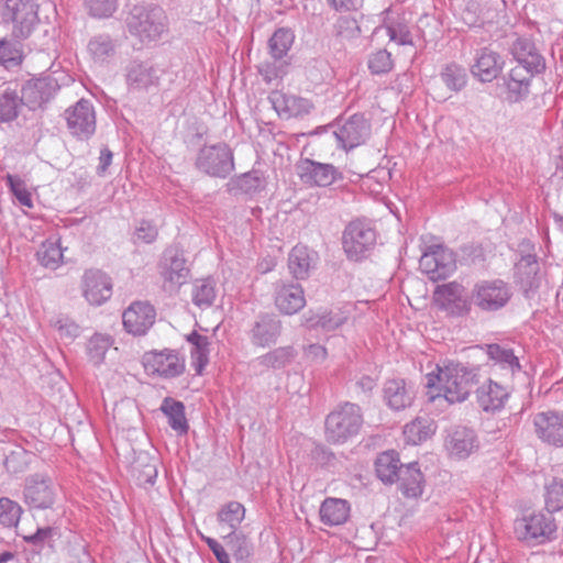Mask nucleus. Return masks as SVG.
<instances>
[{"mask_svg":"<svg viewBox=\"0 0 563 563\" xmlns=\"http://www.w3.org/2000/svg\"><path fill=\"white\" fill-rule=\"evenodd\" d=\"M476 384V369L454 362L437 364L426 375L428 400L440 407L463 402Z\"/></svg>","mask_w":563,"mask_h":563,"instance_id":"1","label":"nucleus"},{"mask_svg":"<svg viewBox=\"0 0 563 563\" xmlns=\"http://www.w3.org/2000/svg\"><path fill=\"white\" fill-rule=\"evenodd\" d=\"M125 24L132 36L148 44L161 40L167 31V16L157 5L135 4L130 10Z\"/></svg>","mask_w":563,"mask_h":563,"instance_id":"2","label":"nucleus"},{"mask_svg":"<svg viewBox=\"0 0 563 563\" xmlns=\"http://www.w3.org/2000/svg\"><path fill=\"white\" fill-rule=\"evenodd\" d=\"M362 424L360 406L351 402L339 405L325 418V439L333 444L344 443L358 433Z\"/></svg>","mask_w":563,"mask_h":563,"instance_id":"3","label":"nucleus"},{"mask_svg":"<svg viewBox=\"0 0 563 563\" xmlns=\"http://www.w3.org/2000/svg\"><path fill=\"white\" fill-rule=\"evenodd\" d=\"M556 523L551 514L534 512L515 520L514 532L517 539L542 544L550 541L556 532Z\"/></svg>","mask_w":563,"mask_h":563,"instance_id":"4","label":"nucleus"},{"mask_svg":"<svg viewBox=\"0 0 563 563\" xmlns=\"http://www.w3.org/2000/svg\"><path fill=\"white\" fill-rule=\"evenodd\" d=\"M196 167L211 177L227 178L234 169V156L227 143L201 147L197 154Z\"/></svg>","mask_w":563,"mask_h":563,"instance_id":"5","label":"nucleus"},{"mask_svg":"<svg viewBox=\"0 0 563 563\" xmlns=\"http://www.w3.org/2000/svg\"><path fill=\"white\" fill-rule=\"evenodd\" d=\"M511 297V287L503 279L482 280L473 288L474 303L487 312L503 309Z\"/></svg>","mask_w":563,"mask_h":563,"instance_id":"6","label":"nucleus"},{"mask_svg":"<svg viewBox=\"0 0 563 563\" xmlns=\"http://www.w3.org/2000/svg\"><path fill=\"white\" fill-rule=\"evenodd\" d=\"M69 133L79 141L89 140L96 132L97 118L93 104L87 99L78 100L65 110Z\"/></svg>","mask_w":563,"mask_h":563,"instance_id":"7","label":"nucleus"},{"mask_svg":"<svg viewBox=\"0 0 563 563\" xmlns=\"http://www.w3.org/2000/svg\"><path fill=\"white\" fill-rule=\"evenodd\" d=\"M158 271L164 289L175 291L187 282L190 275V264L184 256L183 250L169 249L164 253L158 264Z\"/></svg>","mask_w":563,"mask_h":563,"instance_id":"8","label":"nucleus"},{"mask_svg":"<svg viewBox=\"0 0 563 563\" xmlns=\"http://www.w3.org/2000/svg\"><path fill=\"white\" fill-rule=\"evenodd\" d=\"M4 16L13 24V35L26 38L38 22L37 4L33 0H7Z\"/></svg>","mask_w":563,"mask_h":563,"instance_id":"9","label":"nucleus"},{"mask_svg":"<svg viewBox=\"0 0 563 563\" xmlns=\"http://www.w3.org/2000/svg\"><path fill=\"white\" fill-rule=\"evenodd\" d=\"M333 126L338 146L345 151L364 144L371 134V124L363 114H353L345 120L338 121Z\"/></svg>","mask_w":563,"mask_h":563,"instance_id":"10","label":"nucleus"},{"mask_svg":"<svg viewBox=\"0 0 563 563\" xmlns=\"http://www.w3.org/2000/svg\"><path fill=\"white\" fill-rule=\"evenodd\" d=\"M142 364L148 375H157L164 378L179 376L185 371V361L176 351L163 350L146 352L142 357Z\"/></svg>","mask_w":563,"mask_h":563,"instance_id":"11","label":"nucleus"},{"mask_svg":"<svg viewBox=\"0 0 563 563\" xmlns=\"http://www.w3.org/2000/svg\"><path fill=\"white\" fill-rule=\"evenodd\" d=\"M419 267L430 279H445L456 268L452 249H427L419 258Z\"/></svg>","mask_w":563,"mask_h":563,"instance_id":"12","label":"nucleus"},{"mask_svg":"<svg viewBox=\"0 0 563 563\" xmlns=\"http://www.w3.org/2000/svg\"><path fill=\"white\" fill-rule=\"evenodd\" d=\"M24 500L35 509H47L55 504L56 488L51 477L34 474L25 479Z\"/></svg>","mask_w":563,"mask_h":563,"instance_id":"13","label":"nucleus"},{"mask_svg":"<svg viewBox=\"0 0 563 563\" xmlns=\"http://www.w3.org/2000/svg\"><path fill=\"white\" fill-rule=\"evenodd\" d=\"M112 279L100 269H87L81 278V291L86 301L91 306H101L112 296Z\"/></svg>","mask_w":563,"mask_h":563,"instance_id":"14","label":"nucleus"},{"mask_svg":"<svg viewBox=\"0 0 563 563\" xmlns=\"http://www.w3.org/2000/svg\"><path fill=\"white\" fill-rule=\"evenodd\" d=\"M433 298L439 309L450 316L460 317L470 311L471 306L465 289L456 282L438 286Z\"/></svg>","mask_w":563,"mask_h":563,"instance_id":"15","label":"nucleus"},{"mask_svg":"<svg viewBox=\"0 0 563 563\" xmlns=\"http://www.w3.org/2000/svg\"><path fill=\"white\" fill-rule=\"evenodd\" d=\"M297 174L303 184L318 187L330 186L342 178V174L332 164L319 163L309 158L298 163Z\"/></svg>","mask_w":563,"mask_h":563,"instance_id":"16","label":"nucleus"},{"mask_svg":"<svg viewBox=\"0 0 563 563\" xmlns=\"http://www.w3.org/2000/svg\"><path fill=\"white\" fill-rule=\"evenodd\" d=\"M537 437L544 443L563 448V412L548 410L533 416Z\"/></svg>","mask_w":563,"mask_h":563,"instance_id":"17","label":"nucleus"},{"mask_svg":"<svg viewBox=\"0 0 563 563\" xmlns=\"http://www.w3.org/2000/svg\"><path fill=\"white\" fill-rule=\"evenodd\" d=\"M155 308L147 301L132 302L122 314L126 332L133 335H144L154 324Z\"/></svg>","mask_w":563,"mask_h":563,"instance_id":"18","label":"nucleus"},{"mask_svg":"<svg viewBox=\"0 0 563 563\" xmlns=\"http://www.w3.org/2000/svg\"><path fill=\"white\" fill-rule=\"evenodd\" d=\"M444 446L452 459L465 460L478 450L479 441L473 429L457 426L448 432Z\"/></svg>","mask_w":563,"mask_h":563,"instance_id":"19","label":"nucleus"},{"mask_svg":"<svg viewBox=\"0 0 563 563\" xmlns=\"http://www.w3.org/2000/svg\"><path fill=\"white\" fill-rule=\"evenodd\" d=\"M161 70L148 62L131 60L125 67V82L130 91H147L157 87Z\"/></svg>","mask_w":563,"mask_h":563,"instance_id":"20","label":"nucleus"},{"mask_svg":"<svg viewBox=\"0 0 563 563\" xmlns=\"http://www.w3.org/2000/svg\"><path fill=\"white\" fill-rule=\"evenodd\" d=\"M282 330V321L276 316L264 313L257 317L249 335L253 345L267 347L277 342Z\"/></svg>","mask_w":563,"mask_h":563,"instance_id":"21","label":"nucleus"},{"mask_svg":"<svg viewBox=\"0 0 563 563\" xmlns=\"http://www.w3.org/2000/svg\"><path fill=\"white\" fill-rule=\"evenodd\" d=\"M505 65L503 56L488 48L479 49L471 66L472 75L482 82H490L498 77Z\"/></svg>","mask_w":563,"mask_h":563,"instance_id":"22","label":"nucleus"},{"mask_svg":"<svg viewBox=\"0 0 563 563\" xmlns=\"http://www.w3.org/2000/svg\"><path fill=\"white\" fill-rule=\"evenodd\" d=\"M268 99L282 119L303 117L313 108L310 100L282 91H272Z\"/></svg>","mask_w":563,"mask_h":563,"instance_id":"23","label":"nucleus"},{"mask_svg":"<svg viewBox=\"0 0 563 563\" xmlns=\"http://www.w3.org/2000/svg\"><path fill=\"white\" fill-rule=\"evenodd\" d=\"M275 306L283 314L292 316L306 306L303 288L295 283H277Z\"/></svg>","mask_w":563,"mask_h":563,"instance_id":"24","label":"nucleus"},{"mask_svg":"<svg viewBox=\"0 0 563 563\" xmlns=\"http://www.w3.org/2000/svg\"><path fill=\"white\" fill-rule=\"evenodd\" d=\"M57 88V81L51 77L31 79L23 86L21 97L30 108L34 109L53 98Z\"/></svg>","mask_w":563,"mask_h":563,"instance_id":"25","label":"nucleus"},{"mask_svg":"<svg viewBox=\"0 0 563 563\" xmlns=\"http://www.w3.org/2000/svg\"><path fill=\"white\" fill-rule=\"evenodd\" d=\"M245 507L235 500L222 505L217 512V522L222 531H227L224 539L232 541L240 539L236 534L242 521L245 518Z\"/></svg>","mask_w":563,"mask_h":563,"instance_id":"26","label":"nucleus"},{"mask_svg":"<svg viewBox=\"0 0 563 563\" xmlns=\"http://www.w3.org/2000/svg\"><path fill=\"white\" fill-rule=\"evenodd\" d=\"M376 242V230L367 219H355L344 229L343 246H372Z\"/></svg>","mask_w":563,"mask_h":563,"instance_id":"27","label":"nucleus"},{"mask_svg":"<svg viewBox=\"0 0 563 563\" xmlns=\"http://www.w3.org/2000/svg\"><path fill=\"white\" fill-rule=\"evenodd\" d=\"M508 397V390L490 379L481 385L476 390L478 406L487 412L503 409Z\"/></svg>","mask_w":563,"mask_h":563,"instance_id":"28","label":"nucleus"},{"mask_svg":"<svg viewBox=\"0 0 563 563\" xmlns=\"http://www.w3.org/2000/svg\"><path fill=\"white\" fill-rule=\"evenodd\" d=\"M516 278L527 297L539 287V263L536 255L527 254L519 260L516 264Z\"/></svg>","mask_w":563,"mask_h":563,"instance_id":"29","label":"nucleus"},{"mask_svg":"<svg viewBox=\"0 0 563 563\" xmlns=\"http://www.w3.org/2000/svg\"><path fill=\"white\" fill-rule=\"evenodd\" d=\"M350 511L351 507L347 500L328 497L320 506V520L330 527L341 526L347 521Z\"/></svg>","mask_w":563,"mask_h":563,"instance_id":"30","label":"nucleus"},{"mask_svg":"<svg viewBox=\"0 0 563 563\" xmlns=\"http://www.w3.org/2000/svg\"><path fill=\"white\" fill-rule=\"evenodd\" d=\"M384 399L394 410H402L411 405L413 393L401 378L389 379L384 386Z\"/></svg>","mask_w":563,"mask_h":563,"instance_id":"31","label":"nucleus"},{"mask_svg":"<svg viewBox=\"0 0 563 563\" xmlns=\"http://www.w3.org/2000/svg\"><path fill=\"white\" fill-rule=\"evenodd\" d=\"M318 255L311 249H291L288 255L290 274L296 279H306L316 267Z\"/></svg>","mask_w":563,"mask_h":563,"instance_id":"32","label":"nucleus"},{"mask_svg":"<svg viewBox=\"0 0 563 563\" xmlns=\"http://www.w3.org/2000/svg\"><path fill=\"white\" fill-rule=\"evenodd\" d=\"M531 78L525 68H511L506 80L507 100L516 103L526 99L530 92Z\"/></svg>","mask_w":563,"mask_h":563,"instance_id":"33","label":"nucleus"},{"mask_svg":"<svg viewBox=\"0 0 563 563\" xmlns=\"http://www.w3.org/2000/svg\"><path fill=\"white\" fill-rule=\"evenodd\" d=\"M87 53L96 64L109 63L117 53V44L111 35L99 33L91 36L87 43Z\"/></svg>","mask_w":563,"mask_h":563,"instance_id":"34","label":"nucleus"},{"mask_svg":"<svg viewBox=\"0 0 563 563\" xmlns=\"http://www.w3.org/2000/svg\"><path fill=\"white\" fill-rule=\"evenodd\" d=\"M399 481V490L407 498H418L423 493V475L418 467V463L412 462L400 471L397 478Z\"/></svg>","mask_w":563,"mask_h":563,"instance_id":"35","label":"nucleus"},{"mask_svg":"<svg viewBox=\"0 0 563 563\" xmlns=\"http://www.w3.org/2000/svg\"><path fill=\"white\" fill-rule=\"evenodd\" d=\"M187 342L191 345L190 358L191 366L198 375H201L209 363L210 341L209 338L192 331L186 336Z\"/></svg>","mask_w":563,"mask_h":563,"instance_id":"36","label":"nucleus"},{"mask_svg":"<svg viewBox=\"0 0 563 563\" xmlns=\"http://www.w3.org/2000/svg\"><path fill=\"white\" fill-rule=\"evenodd\" d=\"M404 468L398 453L393 450L380 453L375 462L377 477L386 484H393Z\"/></svg>","mask_w":563,"mask_h":563,"instance_id":"37","label":"nucleus"},{"mask_svg":"<svg viewBox=\"0 0 563 563\" xmlns=\"http://www.w3.org/2000/svg\"><path fill=\"white\" fill-rule=\"evenodd\" d=\"M162 412L167 417L169 427L178 434H186L189 424L185 413V406L181 401L172 397L163 399L161 405Z\"/></svg>","mask_w":563,"mask_h":563,"instance_id":"38","label":"nucleus"},{"mask_svg":"<svg viewBox=\"0 0 563 563\" xmlns=\"http://www.w3.org/2000/svg\"><path fill=\"white\" fill-rule=\"evenodd\" d=\"M437 430V426L428 417H419L407 423L404 428V437L407 443L417 445L430 439Z\"/></svg>","mask_w":563,"mask_h":563,"instance_id":"39","label":"nucleus"},{"mask_svg":"<svg viewBox=\"0 0 563 563\" xmlns=\"http://www.w3.org/2000/svg\"><path fill=\"white\" fill-rule=\"evenodd\" d=\"M295 356L294 347L280 346L258 356L254 363L265 368L279 369L290 364Z\"/></svg>","mask_w":563,"mask_h":563,"instance_id":"40","label":"nucleus"},{"mask_svg":"<svg viewBox=\"0 0 563 563\" xmlns=\"http://www.w3.org/2000/svg\"><path fill=\"white\" fill-rule=\"evenodd\" d=\"M113 344L111 335L106 333H95L86 343V353L88 360L95 366L104 362L106 354Z\"/></svg>","mask_w":563,"mask_h":563,"instance_id":"41","label":"nucleus"},{"mask_svg":"<svg viewBox=\"0 0 563 563\" xmlns=\"http://www.w3.org/2000/svg\"><path fill=\"white\" fill-rule=\"evenodd\" d=\"M216 296V282L212 278H202L194 283L191 298L194 305L198 308H209L213 303Z\"/></svg>","mask_w":563,"mask_h":563,"instance_id":"42","label":"nucleus"},{"mask_svg":"<svg viewBox=\"0 0 563 563\" xmlns=\"http://www.w3.org/2000/svg\"><path fill=\"white\" fill-rule=\"evenodd\" d=\"M24 58L22 44L15 40L0 41V65L7 69L18 67Z\"/></svg>","mask_w":563,"mask_h":563,"instance_id":"43","label":"nucleus"},{"mask_svg":"<svg viewBox=\"0 0 563 563\" xmlns=\"http://www.w3.org/2000/svg\"><path fill=\"white\" fill-rule=\"evenodd\" d=\"M295 40L289 29L280 27L274 32L268 41L269 54L274 59H282L287 55Z\"/></svg>","mask_w":563,"mask_h":563,"instance_id":"44","label":"nucleus"},{"mask_svg":"<svg viewBox=\"0 0 563 563\" xmlns=\"http://www.w3.org/2000/svg\"><path fill=\"white\" fill-rule=\"evenodd\" d=\"M440 77L448 89L455 92L462 90L467 82L466 69L456 63L446 64L442 68Z\"/></svg>","mask_w":563,"mask_h":563,"instance_id":"45","label":"nucleus"},{"mask_svg":"<svg viewBox=\"0 0 563 563\" xmlns=\"http://www.w3.org/2000/svg\"><path fill=\"white\" fill-rule=\"evenodd\" d=\"M51 325L57 332L58 338L65 343L74 342L81 333V327L65 314L54 317L51 320Z\"/></svg>","mask_w":563,"mask_h":563,"instance_id":"46","label":"nucleus"},{"mask_svg":"<svg viewBox=\"0 0 563 563\" xmlns=\"http://www.w3.org/2000/svg\"><path fill=\"white\" fill-rule=\"evenodd\" d=\"M487 355L501 368L509 369L511 373L520 369L519 360L515 356L512 350L505 349L499 344H489L486 347Z\"/></svg>","mask_w":563,"mask_h":563,"instance_id":"47","label":"nucleus"},{"mask_svg":"<svg viewBox=\"0 0 563 563\" xmlns=\"http://www.w3.org/2000/svg\"><path fill=\"white\" fill-rule=\"evenodd\" d=\"M23 100L13 90H4L0 96V122H10L19 115Z\"/></svg>","mask_w":563,"mask_h":563,"instance_id":"48","label":"nucleus"},{"mask_svg":"<svg viewBox=\"0 0 563 563\" xmlns=\"http://www.w3.org/2000/svg\"><path fill=\"white\" fill-rule=\"evenodd\" d=\"M383 27L391 42L398 45H413L411 32L404 20L386 21Z\"/></svg>","mask_w":563,"mask_h":563,"instance_id":"49","label":"nucleus"},{"mask_svg":"<svg viewBox=\"0 0 563 563\" xmlns=\"http://www.w3.org/2000/svg\"><path fill=\"white\" fill-rule=\"evenodd\" d=\"M84 8L93 19H108L118 10V0H82Z\"/></svg>","mask_w":563,"mask_h":563,"instance_id":"50","label":"nucleus"},{"mask_svg":"<svg viewBox=\"0 0 563 563\" xmlns=\"http://www.w3.org/2000/svg\"><path fill=\"white\" fill-rule=\"evenodd\" d=\"M5 181L8 187L10 188L11 192L18 200V202L25 208L32 209L33 208V199L32 194L26 187V184L23 179H21L18 176H13L8 174L5 176Z\"/></svg>","mask_w":563,"mask_h":563,"instance_id":"51","label":"nucleus"},{"mask_svg":"<svg viewBox=\"0 0 563 563\" xmlns=\"http://www.w3.org/2000/svg\"><path fill=\"white\" fill-rule=\"evenodd\" d=\"M22 514L21 506L10 498H0V523L4 527H15Z\"/></svg>","mask_w":563,"mask_h":563,"instance_id":"52","label":"nucleus"},{"mask_svg":"<svg viewBox=\"0 0 563 563\" xmlns=\"http://www.w3.org/2000/svg\"><path fill=\"white\" fill-rule=\"evenodd\" d=\"M367 66L373 75H384L394 68L391 54L386 49H379L368 57Z\"/></svg>","mask_w":563,"mask_h":563,"instance_id":"53","label":"nucleus"},{"mask_svg":"<svg viewBox=\"0 0 563 563\" xmlns=\"http://www.w3.org/2000/svg\"><path fill=\"white\" fill-rule=\"evenodd\" d=\"M350 314V306H344L338 311H321V330L333 331L343 325Z\"/></svg>","mask_w":563,"mask_h":563,"instance_id":"54","label":"nucleus"},{"mask_svg":"<svg viewBox=\"0 0 563 563\" xmlns=\"http://www.w3.org/2000/svg\"><path fill=\"white\" fill-rule=\"evenodd\" d=\"M545 506L549 514L563 508V483L553 479L545 487Z\"/></svg>","mask_w":563,"mask_h":563,"instance_id":"55","label":"nucleus"},{"mask_svg":"<svg viewBox=\"0 0 563 563\" xmlns=\"http://www.w3.org/2000/svg\"><path fill=\"white\" fill-rule=\"evenodd\" d=\"M36 258L43 267L55 271L64 263L63 249H38Z\"/></svg>","mask_w":563,"mask_h":563,"instance_id":"56","label":"nucleus"},{"mask_svg":"<svg viewBox=\"0 0 563 563\" xmlns=\"http://www.w3.org/2000/svg\"><path fill=\"white\" fill-rule=\"evenodd\" d=\"M334 30L335 34L344 40L355 38L361 33L357 21L352 16H340L334 24Z\"/></svg>","mask_w":563,"mask_h":563,"instance_id":"57","label":"nucleus"},{"mask_svg":"<svg viewBox=\"0 0 563 563\" xmlns=\"http://www.w3.org/2000/svg\"><path fill=\"white\" fill-rule=\"evenodd\" d=\"M157 236V229L148 221H141L136 227L133 242L134 243H143V244H152Z\"/></svg>","mask_w":563,"mask_h":563,"instance_id":"58","label":"nucleus"},{"mask_svg":"<svg viewBox=\"0 0 563 563\" xmlns=\"http://www.w3.org/2000/svg\"><path fill=\"white\" fill-rule=\"evenodd\" d=\"M516 67H522L527 70L529 75L532 77L537 74H540L545 68V63L543 57L539 54L537 48L528 54L525 59H522Z\"/></svg>","mask_w":563,"mask_h":563,"instance_id":"59","label":"nucleus"},{"mask_svg":"<svg viewBox=\"0 0 563 563\" xmlns=\"http://www.w3.org/2000/svg\"><path fill=\"white\" fill-rule=\"evenodd\" d=\"M238 187L246 194H253L262 187V179L256 172H249L238 179Z\"/></svg>","mask_w":563,"mask_h":563,"instance_id":"60","label":"nucleus"},{"mask_svg":"<svg viewBox=\"0 0 563 563\" xmlns=\"http://www.w3.org/2000/svg\"><path fill=\"white\" fill-rule=\"evenodd\" d=\"M536 49L534 44L528 38H518L512 45V55L518 64Z\"/></svg>","mask_w":563,"mask_h":563,"instance_id":"61","label":"nucleus"},{"mask_svg":"<svg viewBox=\"0 0 563 563\" xmlns=\"http://www.w3.org/2000/svg\"><path fill=\"white\" fill-rule=\"evenodd\" d=\"M258 71L263 77L264 81L267 84L272 82L274 79L282 77L283 67L277 66L274 63H264L260 66Z\"/></svg>","mask_w":563,"mask_h":563,"instance_id":"62","label":"nucleus"},{"mask_svg":"<svg viewBox=\"0 0 563 563\" xmlns=\"http://www.w3.org/2000/svg\"><path fill=\"white\" fill-rule=\"evenodd\" d=\"M197 533L200 537V539L207 543L208 548L212 551V553L217 558L218 562L223 561V560H224V562L227 561V556L229 554L216 539L207 537L200 531H198Z\"/></svg>","mask_w":563,"mask_h":563,"instance_id":"63","label":"nucleus"},{"mask_svg":"<svg viewBox=\"0 0 563 563\" xmlns=\"http://www.w3.org/2000/svg\"><path fill=\"white\" fill-rule=\"evenodd\" d=\"M306 356L313 362H323L327 358V349L320 344H310L306 349Z\"/></svg>","mask_w":563,"mask_h":563,"instance_id":"64","label":"nucleus"}]
</instances>
